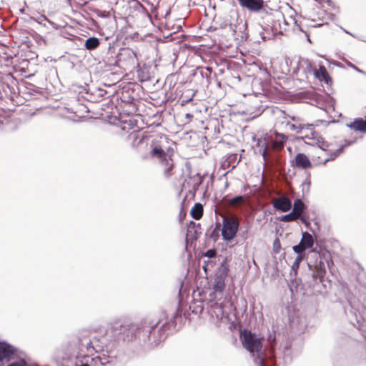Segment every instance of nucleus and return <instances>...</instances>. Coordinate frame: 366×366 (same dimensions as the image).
I'll list each match as a JSON object with an SVG mask.
<instances>
[{
	"label": "nucleus",
	"mask_w": 366,
	"mask_h": 366,
	"mask_svg": "<svg viewBox=\"0 0 366 366\" xmlns=\"http://www.w3.org/2000/svg\"><path fill=\"white\" fill-rule=\"evenodd\" d=\"M194 180L193 189L197 191L199 189V187L202 184L203 182V177L199 174H197L192 177Z\"/></svg>",
	"instance_id": "nucleus-24"
},
{
	"label": "nucleus",
	"mask_w": 366,
	"mask_h": 366,
	"mask_svg": "<svg viewBox=\"0 0 366 366\" xmlns=\"http://www.w3.org/2000/svg\"><path fill=\"white\" fill-rule=\"evenodd\" d=\"M302 134V136H304V134H308V135L311 136V134H310V131H308V130H305V131L304 132V133H303V134Z\"/></svg>",
	"instance_id": "nucleus-33"
},
{
	"label": "nucleus",
	"mask_w": 366,
	"mask_h": 366,
	"mask_svg": "<svg viewBox=\"0 0 366 366\" xmlns=\"http://www.w3.org/2000/svg\"><path fill=\"white\" fill-rule=\"evenodd\" d=\"M239 222L238 217L234 214L223 217L222 235L224 240L230 241L236 236Z\"/></svg>",
	"instance_id": "nucleus-7"
},
{
	"label": "nucleus",
	"mask_w": 366,
	"mask_h": 366,
	"mask_svg": "<svg viewBox=\"0 0 366 366\" xmlns=\"http://www.w3.org/2000/svg\"><path fill=\"white\" fill-rule=\"evenodd\" d=\"M272 205L277 210L286 212L291 209L292 202L288 197L282 196L280 197L274 199L272 201Z\"/></svg>",
	"instance_id": "nucleus-13"
},
{
	"label": "nucleus",
	"mask_w": 366,
	"mask_h": 366,
	"mask_svg": "<svg viewBox=\"0 0 366 366\" xmlns=\"http://www.w3.org/2000/svg\"><path fill=\"white\" fill-rule=\"evenodd\" d=\"M297 219H299V217L292 211L290 213L282 216L281 220L282 222H289L295 221Z\"/></svg>",
	"instance_id": "nucleus-26"
},
{
	"label": "nucleus",
	"mask_w": 366,
	"mask_h": 366,
	"mask_svg": "<svg viewBox=\"0 0 366 366\" xmlns=\"http://www.w3.org/2000/svg\"><path fill=\"white\" fill-rule=\"evenodd\" d=\"M272 249L274 254L280 253L281 250V242L279 238H276L272 244Z\"/></svg>",
	"instance_id": "nucleus-28"
},
{
	"label": "nucleus",
	"mask_w": 366,
	"mask_h": 366,
	"mask_svg": "<svg viewBox=\"0 0 366 366\" xmlns=\"http://www.w3.org/2000/svg\"><path fill=\"white\" fill-rule=\"evenodd\" d=\"M301 220L302 221V222L306 223V220L305 219V218H304V217H302V218H301Z\"/></svg>",
	"instance_id": "nucleus-35"
},
{
	"label": "nucleus",
	"mask_w": 366,
	"mask_h": 366,
	"mask_svg": "<svg viewBox=\"0 0 366 366\" xmlns=\"http://www.w3.org/2000/svg\"><path fill=\"white\" fill-rule=\"evenodd\" d=\"M282 114L283 115V120L282 121L281 124H285L287 127H288L290 131L295 132L297 134H303L305 130H308L310 132L311 136L308 134H304V136H302V139H317L318 134L315 131V127L317 125V124L300 123L298 122L300 121L299 118L294 116H287L283 111H282Z\"/></svg>",
	"instance_id": "nucleus-4"
},
{
	"label": "nucleus",
	"mask_w": 366,
	"mask_h": 366,
	"mask_svg": "<svg viewBox=\"0 0 366 366\" xmlns=\"http://www.w3.org/2000/svg\"><path fill=\"white\" fill-rule=\"evenodd\" d=\"M185 117H186V119H188V122H191L192 119H193L194 116L192 114L187 113V114H186Z\"/></svg>",
	"instance_id": "nucleus-31"
},
{
	"label": "nucleus",
	"mask_w": 366,
	"mask_h": 366,
	"mask_svg": "<svg viewBox=\"0 0 366 366\" xmlns=\"http://www.w3.org/2000/svg\"><path fill=\"white\" fill-rule=\"evenodd\" d=\"M100 44V41L97 37H90L85 41V48L88 50L97 49Z\"/></svg>",
	"instance_id": "nucleus-22"
},
{
	"label": "nucleus",
	"mask_w": 366,
	"mask_h": 366,
	"mask_svg": "<svg viewBox=\"0 0 366 366\" xmlns=\"http://www.w3.org/2000/svg\"><path fill=\"white\" fill-rule=\"evenodd\" d=\"M315 74L320 80L324 81L327 84L332 82V79L324 66H320L319 69L316 71Z\"/></svg>",
	"instance_id": "nucleus-18"
},
{
	"label": "nucleus",
	"mask_w": 366,
	"mask_h": 366,
	"mask_svg": "<svg viewBox=\"0 0 366 366\" xmlns=\"http://www.w3.org/2000/svg\"><path fill=\"white\" fill-rule=\"evenodd\" d=\"M225 283L224 281L220 278L215 280L214 289L215 291L222 292L224 290Z\"/></svg>",
	"instance_id": "nucleus-25"
},
{
	"label": "nucleus",
	"mask_w": 366,
	"mask_h": 366,
	"mask_svg": "<svg viewBox=\"0 0 366 366\" xmlns=\"http://www.w3.org/2000/svg\"><path fill=\"white\" fill-rule=\"evenodd\" d=\"M287 137L283 134L276 133L275 139L272 142V148L275 150H281L287 141Z\"/></svg>",
	"instance_id": "nucleus-17"
},
{
	"label": "nucleus",
	"mask_w": 366,
	"mask_h": 366,
	"mask_svg": "<svg viewBox=\"0 0 366 366\" xmlns=\"http://www.w3.org/2000/svg\"><path fill=\"white\" fill-rule=\"evenodd\" d=\"M243 347L251 353L259 352L262 347L263 338L258 337L255 334L244 330L241 333Z\"/></svg>",
	"instance_id": "nucleus-8"
},
{
	"label": "nucleus",
	"mask_w": 366,
	"mask_h": 366,
	"mask_svg": "<svg viewBox=\"0 0 366 366\" xmlns=\"http://www.w3.org/2000/svg\"><path fill=\"white\" fill-rule=\"evenodd\" d=\"M314 240L312 236L305 232L302 234L300 242L295 245L292 249L297 254H302L305 249L311 248L313 246Z\"/></svg>",
	"instance_id": "nucleus-11"
},
{
	"label": "nucleus",
	"mask_w": 366,
	"mask_h": 366,
	"mask_svg": "<svg viewBox=\"0 0 366 366\" xmlns=\"http://www.w3.org/2000/svg\"><path fill=\"white\" fill-rule=\"evenodd\" d=\"M349 127L355 132H360L361 133H366V120L362 118H356L351 122Z\"/></svg>",
	"instance_id": "nucleus-15"
},
{
	"label": "nucleus",
	"mask_w": 366,
	"mask_h": 366,
	"mask_svg": "<svg viewBox=\"0 0 366 366\" xmlns=\"http://www.w3.org/2000/svg\"><path fill=\"white\" fill-rule=\"evenodd\" d=\"M257 152L261 154L264 160L267 161L268 145L266 139H258L257 142Z\"/></svg>",
	"instance_id": "nucleus-16"
},
{
	"label": "nucleus",
	"mask_w": 366,
	"mask_h": 366,
	"mask_svg": "<svg viewBox=\"0 0 366 366\" xmlns=\"http://www.w3.org/2000/svg\"><path fill=\"white\" fill-rule=\"evenodd\" d=\"M302 259L303 256L302 255V254H298L297 257H296L295 260L294 261L292 265V269L295 272V274L297 273L300 267V262L302 261Z\"/></svg>",
	"instance_id": "nucleus-27"
},
{
	"label": "nucleus",
	"mask_w": 366,
	"mask_h": 366,
	"mask_svg": "<svg viewBox=\"0 0 366 366\" xmlns=\"http://www.w3.org/2000/svg\"><path fill=\"white\" fill-rule=\"evenodd\" d=\"M83 358L84 360H86V361L85 362H81V363L80 365H79L77 362H76L75 366H89V361H88L89 359H90L89 355H84L83 357ZM91 360H93V361L94 360V359H93V358H91Z\"/></svg>",
	"instance_id": "nucleus-29"
},
{
	"label": "nucleus",
	"mask_w": 366,
	"mask_h": 366,
	"mask_svg": "<svg viewBox=\"0 0 366 366\" xmlns=\"http://www.w3.org/2000/svg\"><path fill=\"white\" fill-rule=\"evenodd\" d=\"M80 346L81 347H85L86 352L87 353H92V351L96 350V348L93 345V341L89 338H86V337H83L80 339Z\"/></svg>",
	"instance_id": "nucleus-21"
},
{
	"label": "nucleus",
	"mask_w": 366,
	"mask_h": 366,
	"mask_svg": "<svg viewBox=\"0 0 366 366\" xmlns=\"http://www.w3.org/2000/svg\"><path fill=\"white\" fill-rule=\"evenodd\" d=\"M132 109L127 112V117H124L121 114V129L124 131L129 132L131 129L133 131L129 134V138L132 139V147L135 149H139L142 146H148V139L146 136L139 137L138 132L139 130L137 126V121L134 119V114L137 112V109L132 104L129 105Z\"/></svg>",
	"instance_id": "nucleus-2"
},
{
	"label": "nucleus",
	"mask_w": 366,
	"mask_h": 366,
	"mask_svg": "<svg viewBox=\"0 0 366 366\" xmlns=\"http://www.w3.org/2000/svg\"><path fill=\"white\" fill-rule=\"evenodd\" d=\"M190 214L196 220L200 219L203 216V206L201 203H196L190 211Z\"/></svg>",
	"instance_id": "nucleus-19"
},
{
	"label": "nucleus",
	"mask_w": 366,
	"mask_h": 366,
	"mask_svg": "<svg viewBox=\"0 0 366 366\" xmlns=\"http://www.w3.org/2000/svg\"><path fill=\"white\" fill-rule=\"evenodd\" d=\"M294 165L297 168L303 169H311L313 167L311 160L303 153H298L296 155L294 161Z\"/></svg>",
	"instance_id": "nucleus-14"
},
{
	"label": "nucleus",
	"mask_w": 366,
	"mask_h": 366,
	"mask_svg": "<svg viewBox=\"0 0 366 366\" xmlns=\"http://www.w3.org/2000/svg\"><path fill=\"white\" fill-rule=\"evenodd\" d=\"M150 153L152 157H157L159 159L164 175L167 178L170 177L174 174V163L172 157L159 147L153 148Z\"/></svg>",
	"instance_id": "nucleus-6"
},
{
	"label": "nucleus",
	"mask_w": 366,
	"mask_h": 366,
	"mask_svg": "<svg viewBox=\"0 0 366 366\" xmlns=\"http://www.w3.org/2000/svg\"><path fill=\"white\" fill-rule=\"evenodd\" d=\"M239 5L250 11L257 12L264 7L263 0H238Z\"/></svg>",
	"instance_id": "nucleus-12"
},
{
	"label": "nucleus",
	"mask_w": 366,
	"mask_h": 366,
	"mask_svg": "<svg viewBox=\"0 0 366 366\" xmlns=\"http://www.w3.org/2000/svg\"><path fill=\"white\" fill-rule=\"evenodd\" d=\"M348 65H349L350 66L352 67V68H355V69L356 68V67H355V65H353V64H351V63H349V64H348Z\"/></svg>",
	"instance_id": "nucleus-34"
},
{
	"label": "nucleus",
	"mask_w": 366,
	"mask_h": 366,
	"mask_svg": "<svg viewBox=\"0 0 366 366\" xmlns=\"http://www.w3.org/2000/svg\"><path fill=\"white\" fill-rule=\"evenodd\" d=\"M320 257V261L315 264V272L313 274L314 278H322L325 274V265L324 260L329 264V261H331L330 253L327 250H321L317 252Z\"/></svg>",
	"instance_id": "nucleus-10"
},
{
	"label": "nucleus",
	"mask_w": 366,
	"mask_h": 366,
	"mask_svg": "<svg viewBox=\"0 0 366 366\" xmlns=\"http://www.w3.org/2000/svg\"><path fill=\"white\" fill-rule=\"evenodd\" d=\"M142 322L140 326L134 324H129L127 325H122L120 331L122 332V339L124 342H132L139 340V332L142 335Z\"/></svg>",
	"instance_id": "nucleus-9"
},
{
	"label": "nucleus",
	"mask_w": 366,
	"mask_h": 366,
	"mask_svg": "<svg viewBox=\"0 0 366 366\" xmlns=\"http://www.w3.org/2000/svg\"><path fill=\"white\" fill-rule=\"evenodd\" d=\"M16 359L17 361L8 366H27V365H31L30 358L25 353L19 352L17 348L5 341H0V363Z\"/></svg>",
	"instance_id": "nucleus-3"
},
{
	"label": "nucleus",
	"mask_w": 366,
	"mask_h": 366,
	"mask_svg": "<svg viewBox=\"0 0 366 366\" xmlns=\"http://www.w3.org/2000/svg\"><path fill=\"white\" fill-rule=\"evenodd\" d=\"M169 324L167 320L160 317L145 320L142 322V335L139 334L140 342H148L152 345H157L167 338ZM140 333V332H139Z\"/></svg>",
	"instance_id": "nucleus-1"
},
{
	"label": "nucleus",
	"mask_w": 366,
	"mask_h": 366,
	"mask_svg": "<svg viewBox=\"0 0 366 366\" xmlns=\"http://www.w3.org/2000/svg\"><path fill=\"white\" fill-rule=\"evenodd\" d=\"M204 255L207 257L212 258L217 255V252L214 249H209L206 252Z\"/></svg>",
	"instance_id": "nucleus-30"
},
{
	"label": "nucleus",
	"mask_w": 366,
	"mask_h": 366,
	"mask_svg": "<svg viewBox=\"0 0 366 366\" xmlns=\"http://www.w3.org/2000/svg\"><path fill=\"white\" fill-rule=\"evenodd\" d=\"M344 149V146H341L335 152H330L320 147H315L312 149L310 158L313 167L325 165L327 162L336 159Z\"/></svg>",
	"instance_id": "nucleus-5"
},
{
	"label": "nucleus",
	"mask_w": 366,
	"mask_h": 366,
	"mask_svg": "<svg viewBox=\"0 0 366 366\" xmlns=\"http://www.w3.org/2000/svg\"><path fill=\"white\" fill-rule=\"evenodd\" d=\"M122 56V54H120V56H119V61H121V57Z\"/></svg>",
	"instance_id": "nucleus-36"
},
{
	"label": "nucleus",
	"mask_w": 366,
	"mask_h": 366,
	"mask_svg": "<svg viewBox=\"0 0 366 366\" xmlns=\"http://www.w3.org/2000/svg\"><path fill=\"white\" fill-rule=\"evenodd\" d=\"M127 56L129 57H135V54L133 52V51H128L127 52Z\"/></svg>",
	"instance_id": "nucleus-32"
},
{
	"label": "nucleus",
	"mask_w": 366,
	"mask_h": 366,
	"mask_svg": "<svg viewBox=\"0 0 366 366\" xmlns=\"http://www.w3.org/2000/svg\"><path fill=\"white\" fill-rule=\"evenodd\" d=\"M245 202V198L243 196H237L229 199L227 202L230 207H236L243 204Z\"/></svg>",
	"instance_id": "nucleus-23"
},
{
	"label": "nucleus",
	"mask_w": 366,
	"mask_h": 366,
	"mask_svg": "<svg viewBox=\"0 0 366 366\" xmlns=\"http://www.w3.org/2000/svg\"><path fill=\"white\" fill-rule=\"evenodd\" d=\"M305 208V205L300 199H296L293 204L292 212L300 218Z\"/></svg>",
	"instance_id": "nucleus-20"
}]
</instances>
